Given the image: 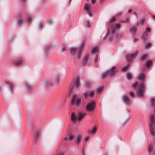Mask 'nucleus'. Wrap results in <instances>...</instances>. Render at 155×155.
<instances>
[{
  "label": "nucleus",
  "instance_id": "nucleus-13",
  "mask_svg": "<svg viewBox=\"0 0 155 155\" xmlns=\"http://www.w3.org/2000/svg\"><path fill=\"white\" fill-rule=\"evenodd\" d=\"M89 55H85L84 57V59L83 61V64L84 65H86L89 60Z\"/></svg>",
  "mask_w": 155,
  "mask_h": 155
},
{
  "label": "nucleus",
  "instance_id": "nucleus-25",
  "mask_svg": "<svg viewBox=\"0 0 155 155\" xmlns=\"http://www.w3.org/2000/svg\"><path fill=\"white\" fill-rule=\"evenodd\" d=\"M83 95L85 97H89V93L87 92H84Z\"/></svg>",
  "mask_w": 155,
  "mask_h": 155
},
{
  "label": "nucleus",
  "instance_id": "nucleus-37",
  "mask_svg": "<svg viewBox=\"0 0 155 155\" xmlns=\"http://www.w3.org/2000/svg\"><path fill=\"white\" fill-rule=\"evenodd\" d=\"M145 19H142L140 21V23H143L144 22Z\"/></svg>",
  "mask_w": 155,
  "mask_h": 155
},
{
  "label": "nucleus",
  "instance_id": "nucleus-46",
  "mask_svg": "<svg viewBox=\"0 0 155 155\" xmlns=\"http://www.w3.org/2000/svg\"><path fill=\"white\" fill-rule=\"evenodd\" d=\"M63 51H65L66 49V47H64L63 48Z\"/></svg>",
  "mask_w": 155,
  "mask_h": 155
},
{
  "label": "nucleus",
  "instance_id": "nucleus-31",
  "mask_svg": "<svg viewBox=\"0 0 155 155\" xmlns=\"http://www.w3.org/2000/svg\"><path fill=\"white\" fill-rule=\"evenodd\" d=\"M116 20V17H113L110 19V22H113L115 21Z\"/></svg>",
  "mask_w": 155,
  "mask_h": 155
},
{
  "label": "nucleus",
  "instance_id": "nucleus-21",
  "mask_svg": "<svg viewBox=\"0 0 155 155\" xmlns=\"http://www.w3.org/2000/svg\"><path fill=\"white\" fill-rule=\"evenodd\" d=\"M94 93H95L94 91H90L89 93V97H93L94 95Z\"/></svg>",
  "mask_w": 155,
  "mask_h": 155
},
{
  "label": "nucleus",
  "instance_id": "nucleus-9",
  "mask_svg": "<svg viewBox=\"0 0 155 155\" xmlns=\"http://www.w3.org/2000/svg\"><path fill=\"white\" fill-rule=\"evenodd\" d=\"M138 52L137 51L135 52L134 53L130 54V55H127V58L128 60L133 59L135 58L138 54Z\"/></svg>",
  "mask_w": 155,
  "mask_h": 155
},
{
  "label": "nucleus",
  "instance_id": "nucleus-7",
  "mask_svg": "<svg viewBox=\"0 0 155 155\" xmlns=\"http://www.w3.org/2000/svg\"><path fill=\"white\" fill-rule=\"evenodd\" d=\"M84 9L85 10L86 12L88 13L89 15H91L92 13L91 12V8L90 4L89 3L86 4L84 7Z\"/></svg>",
  "mask_w": 155,
  "mask_h": 155
},
{
  "label": "nucleus",
  "instance_id": "nucleus-28",
  "mask_svg": "<svg viewBox=\"0 0 155 155\" xmlns=\"http://www.w3.org/2000/svg\"><path fill=\"white\" fill-rule=\"evenodd\" d=\"M152 148L151 145H149L147 148V150L148 152H150L152 150Z\"/></svg>",
  "mask_w": 155,
  "mask_h": 155
},
{
  "label": "nucleus",
  "instance_id": "nucleus-5",
  "mask_svg": "<svg viewBox=\"0 0 155 155\" xmlns=\"http://www.w3.org/2000/svg\"><path fill=\"white\" fill-rule=\"evenodd\" d=\"M116 68L114 67L111 69L104 73L102 75L103 78L104 79L108 75L110 76L113 75L116 71Z\"/></svg>",
  "mask_w": 155,
  "mask_h": 155
},
{
  "label": "nucleus",
  "instance_id": "nucleus-32",
  "mask_svg": "<svg viewBox=\"0 0 155 155\" xmlns=\"http://www.w3.org/2000/svg\"><path fill=\"white\" fill-rule=\"evenodd\" d=\"M74 135H71L69 137V139L70 140H72L74 138Z\"/></svg>",
  "mask_w": 155,
  "mask_h": 155
},
{
  "label": "nucleus",
  "instance_id": "nucleus-24",
  "mask_svg": "<svg viewBox=\"0 0 155 155\" xmlns=\"http://www.w3.org/2000/svg\"><path fill=\"white\" fill-rule=\"evenodd\" d=\"M151 63H152V61H147V63H146V66L147 67H150L151 64Z\"/></svg>",
  "mask_w": 155,
  "mask_h": 155
},
{
  "label": "nucleus",
  "instance_id": "nucleus-30",
  "mask_svg": "<svg viewBox=\"0 0 155 155\" xmlns=\"http://www.w3.org/2000/svg\"><path fill=\"white\" fill-rule=\"evenodd\" d=\"M151 45V43L150 42H149V43H147V44H146L145 46V48H148Z\"/></svg>",
  "mask_w": 155,
  "mask_h": 155
},
{
  "label": "nucleus",
  "instance_id": "nucleus-15",
  "mask_svg": "<svg viewBox=\"0 0 155 155\" xmlns=\"http://www.w3.org/2000/svg\"><path fill=\"white\" fill-rule=\"evenodd\" d=\"M124 100L125 102L128 104H130V102L129 99V97L127 96H124Z\"/></svg>",
  "mask_w": 155,
  "mask_h": 155
},
{
  "label": "nucleus",
  "instance_id": "nucleus-2",
  "mask_svg": "<svg viewBox=\"0 0 155 155\" xmlns=\"http://www.w3.org/2000/svg\"><path fill=\"white\" fill-rule=\"evenodd\" d=\"M145 85L143 82H142L139 85L137 82L134 83L132 85V87L134 88H137V93L140 96H142L144 94Z\"/></svg>",
  "mask_w": 155,
  "mask_h": 155
},
{
  "label": "nucleus",
  "instance_id": "nucleus-8",
  "mask_svg": "<svg viewBox=\"0 0 155 155\" xmlns=\"http://www.w3.org/2000/svg\"><path fill=\"white\" fill-rule=\"evenodd\" d=\"M78 117L77 115L74 112H72L71 115V121L73 123H75L76 120H77Z\"/></svg>",
  "mask_w": 155,
  "mask_h": 155
},
{
  "label": "nucleus",
  "instance_id": "nucleus-26",
  "mask_svg": "<svg viewBox=\"0 0 155 155\" xmlns=\"http://www.w3.org/2000/svg\"><path fill=\"white\" fill-rule=\"evenodd\" d=\"M147 57V54H144L142 56L141 60H145Z\"/></svg>",
  "mask_w": 155,
  "mask_h": 155
},
{
  "label": "nucleus",
  "instance_id": "nucleus-16",
  "mask_svg": "<svg viewBox=\"0 0 155 155\" xmlns=\"http://www.w3.org/2000/svg\"><path fill=\"white\" fill-rule=\"evenodd\" d=\"M98 51V48L97 47H95L93 48L91 51L92 53H96Z\"/></svg>",
  "mask_w": 155,
  "mask_h": 155
},
{
  "label": "nucleus",
  "instance_id": "nucleus-51",
  "mask_svg": "<svg viewBox=\"0 0 155 155\" xmlns=\"http://www.w3.org/2000/svg\"><path fill=\"white\" fill-rule=\"evenodd\" d=\"M51 21L50 20H49L48 21L50 22Z\"/></svg>",
  "mask_w": 155,
  "mask_h": 155
},
{
  "label": "nucleus",
  "instance_id": "nucleus-36",
  "mask_svg": "<svg viewBox=\"0 0 155 155\" xmlns=\"http://www.w3.org/2000/svg\"><path fill=\"white\" fill-rule=\"evenodd\" d=\"M146 31L147 32H150V28L148 27L147 28H146Z\"/></svg>",
  "mask_w": 155,
  "mask_h": 155
},
{
  "label": "nucleus",
  "instance_id": "nucleus-52",
  "mask_svg": "<svg viewBox=\"0 0 155 155\" xmlns=\"http://www.w3.org/2000/svg\"><path fill=\"white\" fill-rule=\"evenodd\" d=\"M22 0V1H24V0Z\"/></svg>",
  "mask_w": 155,
  "mask_h": 155
},
{
  "label": "nucleus",
  "instance_id": "nucleus-44",
  "mask_svg": "<svg viewBox=\"0 0 155 155\" xmlns=\"http://www.w3.org/2000/svg\"><path fill=\"white\" fill-rule=\"evenodd\" d=\"M97 56H96V59L95 61V62H97Z\"/></svg>",
  "mask_w": 155,
  "mask_h": 155
},
{
  "label": "nucleus",
  "instance_id": "nucleus-6",
  "mask_svg": "<svg viewBox=\"0 0 155 155\" xmlns=\"http://www.w3.org/2000/svg\"><path fill=\"white\" fill-rule=\"evenodd\" d=\"M94 103L92 102L89 103L86 106V110L88 111H93L95 109Z\"/></svg>",
  "mask_w": 155,
  "mask_h": 155
},
{
  "label": "nucleus",
  "instance_id": "nucleus-19",
  "mask_svg": "<svg viewBox=\"0 0 155 155\" xmlns=\"http://www.w3.org/2000/svg\"><path fill=\"white\" fill-rule=\"evenodd\" d=\"M126 77L127 79L128 80L132 79V76L129 73H128L126 74Z\"/></svg>",
  "mask_w": 155,
  "mask_h": 155
},
{
  "label": "nucleus",
  "instance_id": "nucleus-42",
  "mask_svg": "<svg viewBox=\"0 0 155 155\" xmlns=\"http://www.w3.org/2000/svg\"><path fill=\"white\" fill-rule=\"evenodd\" d=\"M9 87L12 88L13 87V85L12 84H9Z\"/></svg>",
  "mask_w": 155,
  "mask_h": 155
},
{
  "label": "nucleus",
  "instance_id": "nucleus-11",
  "mask_svg": "<svg viewBox=\"0 0 155 155\" xmlns=\"http://www.w3.org/2000/svg\"><path fill=\"white\" fill-rule=\"evenodd\" d=\"M145 77V74L143 73H140L139 75L138 79L140 80H143L144 79Z\"/></svg>",
  "mask_w": 155,
  "mask_h": 155
},
{
  "label": "nucleus",
  "instance_id": "nucleus-27",
  "mask_svg": "<svg viewBox=\"0 0 155 155\" xmlns=\"http://www.w3.org/2000/svg\"><path fill=\"white\" fill-rule=\"evenodd\" d=\"M128 67L129 66L128 65H126L122 68V70L124 71H126L127 70Z\"/></svg>",
  "mask_w": 155,
  "mask_h": 155
},
{
  "label": "nucleus",
  "instance_id": "nucleus-23",
  "mask_svg": "<svg viewBox=\"0 0 155 155\" xmlns=\"http://www.w3.org/2000/svg\"><path fill=\"white\" fill-rule=\"evenodd\" d=\"M120 24L119 23H117L115 25L114 28L116 29H118L120 28Z\"/></svg>",
  "mask_w": 155,
  "mask_h": 155
},
{
  "label": "nucleus",
  "instance_id": "nucleus-34",
  "mask_svg": "<svg viewBox=\"0 0 155 155\" xmlns=\"http://www.w3.org/2000/svg\"><path fill=\"white\" fill-rule=\"evenodd\" d=\"M87 25L88 27H90L91 25L89 21H88L87 22Z\"/></svg>",
  "mask_w": 155,
  "mask_h": 155
},
{
  "label": "nucleus",
  "instance_id": "nucleus-3",
  "mask_svg": "<svg viewBox=\"0 0 155 155\" xmlns=\"http://www.w3.org/2000/svg\"><path fill=\"white\" fill-rule=\"evenodd\" d=\"M150 122L149 127L151 134L154 135L155 134V116L153 114L150 116Z\"/></svg>",
  "mask_w": 155,
  "mask_h": 155
},
{
  "label": "nucleus",
  "instance_id": "nucleus-39",
  "mask_svg": "<svg viewBox=\"0 0 155 155\" xmlns=\"http://www.w3.org/2000/svg\"><path fill=\"white\" fill-rule=\"evenodd\" d=\"M96 0H91V2L93 4H94L96 2Z\"/></svg>",
  "mask_w": 155,
  "mask_h": 155
},
{
  "label": "nucleus",
  "instance_id": "nucleus-38",
  "mask_svg": "<svg viewBox=\"0 0 155 155\" xmlns=\"http://www.w3.org/2000/svg\"><path fill=\"white\" fill-rule=\"evenodd\" d=\"M31 20V17H29L28 18V20L29 22H30Z\"/></svg>",
  "mask_w": 155,
  "mask_h": 155
},
{
  "label": "nucleus",
  "instance_id": "nucleus-4",
  "mask_svg": "<svg viewBox=\"0 0 155 155\" xmlns=\"http://www.w3.org/2000/svg\"><path fill=\"white\" fill-rule=\"evenodd\" d=\"M81 103V99L78 97L77 95H74L71 98V104L72 105L79 106Z\"/></svg>",
  "mask_w": 155,
  "mask_h": 155
},
{
  "label": "nucleus",
  "instance_id": "nucleus-43",
  "mask_svg": "<svg viewBox=\"0 0 155 155\" xmlns=\"http://www.w3.org/2000/svg\"><path fill=\"white\" fill-rule=\"evenodd\" d=\"M132 11V9H130L128 10V12L129 13H131Z\"/></svg>",
  "mask_w": 155,
  "mask_h": 155
},
{
  "label": "nucleus",
  "instance_id": "nucleus-45",
  "mask_svg": "<svg viewBox=\"0 0 155 155\" xmlns=\"http://www.w3.org/2000/svg\"><path fill=\"white\" fill-rule=\"evenodd\" d=\"M56 155H63V154L62 153H60L57 154Z\"/></svg>",
  "mask_w": 155,
  "mask_h": 155
},
{
  "label": "nucleus",
  "instance_id": "nucleus-17",
  "mask_svg": "<svg viewBox=\"0 0 155 155\" xmlns=\"http://www.w3.org/2000/svg\"><path fill=\"white\" fill-rule=\"evenodd\" d=\"M82 137L81 135H79V136H78L76 141V143L77 144H78L79 143V142L80 141L81 139L82 138Z\"/></svg>",
  "mask_w": 155,
  "mask_h": 155
},
{
  "label": "nucleus",
  "instance_id": "nucleus-35",
  "mask_svg": "<svg viewBox=\"0 0 155 155\" xmlns=\"http://www.w3.org/2000/svg\"><path fill=\"white\" fill-rule=\"evenodd\" d=\"M68 139H69V137L68 136H66L63 138V140L65 141L68 140Z\"/></svg>",
  "mask_w": 155,
  "mask_h": 155
},
{
  "label": "nucleus",
  "instance_id": "nucleus-18",
  "mask_svg": "<svg viewBox=\"0 0 155 155\" xmlns=\"http://www.w3.org/2000/svg\"><path fill=\"white\" fill-rule=\"evenodd\" d=\"M97 130V129L96 128H94L91 130L90 133L91 134H94L96 133Z\"/></svg>",
  "mask_w": 155,
  "mask_h": 155
},
{
  "label": "nucleus",
  "instance_id": "nucleus-12",
  "mask_svg": "<svg viewBox=\"0 0 155 155\" xmlns=\"http://www.w3.org/2000/svg\"><path fill=\"white\" fill-rule=\"evenodd\" d=\"M137 30V28L136 26L132 27L130 29V32L132 34H134Z\"/></svg>",
  "mask_w": 155,
  "mask_h": 155
},
{
  "label": "nucleus",
  "instance_id": "nucleus-29",
  "mask_svg": "<svg viewBox=\"0 0 155 155\" xmlns=\"http://www.w3.org/2000/svg\"><path fill=\"white\" fill-rule=\"evenodd\" d=\"M103 89V87H100L99 88L97 89L96 90V92L97 93H99V92H101Z\"/></svg>",
  "mask_w": 155,
  "mask_h": 155
},
{
  "label": "nucleus",
  "instance_id": "nucleus-49",
  "mask_svg": "<svg viewBox=\"0 0 155 155\" xmlns=\"http://www.w3.org/2000/svg\"><path fill=\"white\" fill-rule=\"evenodd\" d=\"M18 64H20V62L19 61L17 62V63H18Z\"/></svg>",
  "mask_w": 155,
  "mask_h": 155
},
{
  "label": "nucleus",
  "instance_id": "nucleus-22",
  "mask_svg": "<svg viewBox=\"0 0 155 155\" xmlns=\"http://www.w3.org/2000/svg\"><path fill=\"white\" fill-rule=\"evenodd\" d=\"M147 34L146 32H145L144 33L143 35L142 38L144 40H146V38L147 37Z\"/></svg>",
  "mask_w": 155,
  "mask_h": 155
},
{
  "label": "nucleus",
  "instance_id": "nucleus-41",
  "mask_svg": "<svg viewBox=\"0 0 155 155\" xmlns=\"http://www.w3.org/2000/svg\"><path fill=\"white\" fill-rule=\"evenodd\" d=\"M111 31H112V33H114V32H115V31L114 30V28H112V30H111Z\"/></svg>",
  "mask_w": 155,
  "mask_h": 155
},
{
  "label": "nucleus",
  "instance_id": "nucleus-47",
  "mask_svg": "<svg viewBox=\"0 0 155 155\" xmlns=\"http://www.w3.org/2000/svg\"><path fill=\"white\" fill-rule=\"evenodd\" d=\"M138 40V39L137 38H135L134 39L135 41H136Z\"/></svg>",
  "mask_w": 155,
  "mask_h": 155
},
{
  "label": "nucleus",
  "instance_id": "nucleus-50",
  "mask_svg": "<svg viewBox=\"0 0 155 155\" xmlns=\"http://www.w3.org/2000/svg\"><path fill=\"white\" fill-rule=\"evenodd\" d=\"M104 0H101V2H102Z\"/></svg>",
  "mask_w": 155,
  "mask_h": 155
},
{
  "label": "nucleus",
  "instance_id": "nucleus-14",
  "mask_svg": "<svg viewBox=\"0 0 155 155\" xmlns=\"http://www.w3.org/2000/svg\"><path fill=\"white\" fill-rule=\"evenodd\" d=\"M75 85L78 87L79 86L80 81V79L78 77H77L75 79Z\"/></svg>",
  "mask_w": 155,
  "mask_h": 155
},
{
  "label": "nucleus",
  "instance_id": "nucleus-40",
  "mask_svg": "<svg viewBox=\"0 0 155 155\" xmlns=\"http://www.w3.org/2000/svg\"><path fill=\"white\" fill-rule=\"evenodd\" d=\"M88 139H89V138L87 136H86L85 137V141L88 140Z\"/></svg>",
  "mask_w": 155,
  "mask_h": 155
},
{
  "label": "nucleus",
  "instance_id": "nucleus-10",
  "mask_svg": "<svg viewBox=\"0 0 155 155\" xmlns=\"http://www.w3.org/2000/svg\"><path fill=\"white\" fill-rule=\"evenodd\" d=\"M85 113H79L78 114V117L77 118V120H80L81 119L86 115Z\"/></svg>",
  "mask_w": 155,
  "mask_h": 155
},
{
  "label": "nucleus",
  "instance_id": "nucleus-20",
  "mask_svg": "<svg viewBox=\"0 0 155 155\" xmlns=\"http://www.w3.org/2000/svg\"><path fill=\"white\" fill-rule=\"evenodd\" d=\"M151 101L152 102V107H154L155 104V98H153L151 99Z\"/></svg>",
  "mask_w": 155,
  "mask_h": 155
},
{
  "label": "nucleus",
  "instance_id": "nucleus-1",
  "mask_svg": "<svg viewBox=\"0 0 155 155\" xmlns=\"http://www.w3.org/2000/svg\"><path fill=\"white\" fill-rule=\"evenodd\" d=\"M84 46V42H82L79 46V48L77 49L75 47H72L70 49V53L71 55L74 56L78 52L77 57L80 58L81 56V53Z\"/></svg>",
  "mask_w": 155,
  "mask_h": 155
},
{
  "label": "nucleus",
  "instance_id": "nucleus-33",
  "mask_svg": "<svg viewBox=\"0 0 155 155\" xmlns=\"http://www.w3.org/2000/svg\"><path fill=\"white\" fill-rule=\"evenodd\" d=\"M129 94L130 96L132 97H134V94L133 91H130V92Z\"/></svg>",
  "mask_w": 155,
  "mask_h": 155
},
{
  "label": "nucleus",
  "instance_id": "nucleus-48",
  "mask_svg": "<svg viewBox=\"0 0 155 155\" xmlns=\"http://www.w3.org/2000/svg\"><path fill=\"white\" fill-rule=\"evenodd\" d=\"M153 17L155 19V15H153Z\"/></svg>",
  "mask_w": 155,
  "mask_h": 155
}]
</instances>
